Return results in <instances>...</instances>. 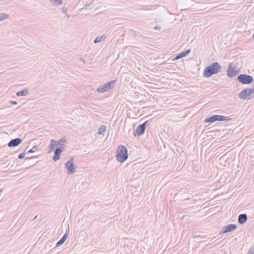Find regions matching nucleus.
<instances>
[{"mask_svg":"<svg viewBox=\"0 0 254 254\" xmlns=\"http://www.w3.org/2000/svg\"><path fill=\"white\" fill-rule=\"evenodd\" d=\"M22 141V140L20 138H16L11 139L8 143L9 147H15L20 144Z\"/></svg>","mask_w":254,"mask_h":254,"instance_id":"10","label":"nucleus"},{"mask_svg":"<svg viewBox=\"0 0 254 254\" xmlns=\"http://www.w3.org/2000/svg\"><path fill=\"white\" fill-rule=\"evenodd\" d=\"M239 71L235 69L233 63H230L227 70V75L229 77H232L236 75Z\"/></svg>","mask_w":254,"mask_h":254,"instance_id":"8","label":"nucleus"},{"mask_svg":"<svg viewBox=\"0 0 254 254\" xmlns=\"http://www.w3.org/2000/svg\"><path fill=\"white\" fill-rule=\"evenodd\" d=\"M248 254H254V247H252L249 249Z\"/></svg>","mask_w":254,"mask_h":254,"instance_id":"26","label":"nucleus"},{"mask_svg":"<svg viewBox=\"0 0 254 254\" xmlns=\"http://www.w3.org/2000/svg\"><path fill=\"white\" fill-rule=\"evenodd\" d=\"M160 28H161V27L159 25H156V26L154 27V29L155 30H159L160 29Z\"/></svg>","mask_w":254,"mask_h":254,"instance_id":"31","label":"nucleus"},{"mask_svg":"<svg viewBox=\"0 0 254 254\" xmlns=\"http://www.w3.org/2000/svg\"><path fill=\"white\" fill-rule=\"evenodd\" d=\"M116 80L111 81L108 83H106L103 85H100L96 90L98 93H104L109 89H112L115 86V82Z\"/></svg>","mask_w":254,"mask_h":254,"instance_id":"3","label":"nucleus"},{"mask_svg":"<svg viewBox=\"0 0 254 254\" xmlns=\"http://www.w3.org/2000/svg\"><path fill=\"white\" fill-rule=\"evenodd\" d=\"M106 38V36L105 35H103L101 37H96V43H99L102 41H104Z\"/></svg>","mask_w":254,"mask_h":254,"instance_id":"22","label":"nucleus"},{"mask_svg":"<svg viewBox=\"0 0 254 254\" xmlns=\"http://www.w3.org/2000/svg\"><path fill=\"white\" fill-rule=\"evenodd\" d=\"M217 121H229L231 119L229 118L228 117H225L222 115H217Z\"/></svg>","mask_w":254,"mask_h":254,"instance_id":"18","label":"nucleus"},{"mask_svg":"<svg viewBox=\"0 0 254 254\" xmlns=\"http://www.w3.org/2000/svg\"><path fill=\"white\" fill-rule=\"evenodd\" d=\"M147 122L148 121L145 122L142 124L139 125L136 127L135 132L134 133V136H136V134H137L138 136H140L144 133Z\"/></svg>","mask_w":254,"mask_h":254,"instance_id":"7","label":"nucleus"},{"mask_svg":"<svg viewBox=\"0 0 254 254\" xmlns=\"http://www.w3.org/2000/svg\"><path fill=\"white\" fill-rule=\"evenodd\" d=\"M2 190L1 188H0V193L2 192Z\"/></svg>","mask_w":254,"mask_h":254,"instance_id":"35","label":"nucleus"},{"mask_svg":"<svg viewBox=\"0 0 254 254\" xmlns=\"http://www.w3.org/2000/svg\"><path fill=\"white\" fill-rule=\"evenodd\" d=\"M73 159L72 158L65 164V166L67 170V173L68 174H72L76 171V168L73 165Z\"/></svg>","mask_w":254,"mask_h":254,"instance_id":"6","label":"nucleus"},{"mask_svg":"<svg viewBox=\"0 0 254 254\" xmlns=\"http://www.w3.org/2000/svg\"><path fill=\"white\" fill-rule=\"evenodd\" d=\"M248 220L247 215L246 214H241L239 215L238 217V222L240 224H243Z\"/></svg>","mask_w":254,"mask_h":254,"instance_id":"13","label":"nucleus"},{"mask_svg":"<svg viewBox=\"0 0 254 254\" xmlns=\"http://www.w3.org/2000/svg\"><path fill=\"white\" fill-rule=\"evenodd\" d=\"M8 166H9V164H8L5 167H8Z\"/></svg>","mask_w":254,"mask_h":254,"instance_id":"36","label":"nucleus"},{"mask_svg":"<svg viewBox=\"0 0 254 254\" xmlns=\"http://www.w3.org/2000/svg\"><path fill=\"white\" fill-rule=\"evenodd\" d=\"M68 237V234L67 232L64 234L63 237L58 241V242L56 244V247H59L62 244L64 243L65 240L67 239Z\"/></svg>","mask_w":254,"mask_h":254,"instance_id":"15","label":"nucleus"},{"mask_svg":"<svg viewBox=\"0 0 254 254\" xmlns=\"http://www.w3.org/2000/svg\"><path fill=\"white\" fill-rule=\"evenodd\" d=\"M28 93V90L25 89L20 91H18L16 93V95L18 96H26Z\"/></svg>","mask_w":254,"mask_h":254,"instance_id":"17","label":"nucleus"},{"mask_svg":"<svg viewBox=\"0 0 254 254\" xmlns=\"http://www.w3.org/2000/svg\"><path fill=\"white\" fill-rule=\"evenodd\" d=\"M64 149H63V148H60V147H58V148H57L55 150V152H57V154L58 153V154H60V155H61V154L62 153V152L63 151H64Z\"/></svg>","mask_w":254,"mask_h":254,"instance_id":"25","label":"nucleus"},{"mask_svg":"<svg viewBox=\"0 0 254 254\" xmlns=\"http://www.w3.org/2000/svg\"><path fill=\"white\" fill-rule=\"evenodd\" d=\"M38 150V147L37 146H34L32 149H30L28 151L27 153H33Z\"/></svg>","mask_w":254,"mask_h":254,"instance_id":"24","label":"nucleus"},{"mask_svg":"<svg viewBox=\"0 0 254 254\" xmlns=\"http://www.w3.org/2000/svg\"><path fill=\"white\" fill-rule=\"evenodd\" d=\"M253 38H254V35H253Z\"/></svg>","mask_w":254,"mask_h":254,"instance_id":"39","label":"nucleus"},{"mask_svg":"<svg viewBox=\"0 0 254 254\" xmlns=\"http://www.w3.org/2000/svg\"><path fill=\"white\" fill-rule=\"evenodd\" d=\"M237 79L238 81L243 84H249L251 83L253 80V77L250 75L246 74H241L239 75Z\"/></svg>","mask_w":254,"mask_h":254,"instance_id":"4","label":"nucleus"},{"mask_svg":"<svg viewBox=\"0 0 254 254\" xmlns=\"http://www.w3.org/2000/svg\"><path fill=\"white\" fill-rule=\"evenodd\" d=\"M62 10L63 13L66 14L67 17H69V15H68V14L67 13V9L66 8L63 7L62 9Z\"/></svg>","mask_w":254,"mask_h":254,"instance_id":"27","label":"nucleus"},{"mask_svg":"<svg viewBox=\"0 0 254 254\" xmlns=\"http://www.w3.org/2000/svg\"><path fill=\"white\" fill-rule=\"evenodd\" d=\"M237 228V226L235 224H229L225 226L223 229L220 231V234H224L228 232H232L235 230Z\"/></svg>","mask_w":254,"mask_h":254,"instance_id":"9","label":"nucleus"},{"mask_svg":"<svg viewBox=\"0 0 254 254\" xmlns=\"http://www.w3.org/2000/svg\"><path fill=\"white\" fill-rule=\"evenodd\" d=\"M60 156H61V155H60V154H58V153L57 154V152H55V154H54V156H53V160H54V161H58V160H59V159H60Z\"/></svg>","mask_w":254,"mask_h":254,"instance_id":"23","label":"nucleus"},{"mask_svg":"<svg viewBox=\"0 0 254 254\" xmlns=\"http://www.w3.org/2000/svg\"><path fill=\"white\" fill-rule=\"evenodd\" d=\"M107 126L105 125H100L98 128V133L99 135H104L105 132L107 131Z\"/></svg>","mask_w":254,"mask_h":254,"instance_id":"14","label":"nucleus"},{"mask_svg":"<svg viewBox=\"0 0 254 254\" xmlns=\"http://www.w3.org/2000/svg\"><path fill=\"white\" fill-rule=\"evenodd\" d=\"M52 3H54L55 5H61L63 3V0H50Z\"/></svg>","mask_w":254,"mask_h":254,"instance_id":"21","label":"nucleus"},{"mask_svg":"<svg viewBox=\"0 0 254 254\" xmlns=\"http://www.w3.org/2000/svg\"><path fill=\"white\" fill-rule=\"evenodd\" d=\"M116 159L120 162H124L128 157L127 149L123 145L118 147L117 150Z\"/></svg>","mask_w":254,"mask_h":254,"instance_id":"2","label":"nucleus"},{"mask_svg":"<svg viewBox=\"0 0 254 254\" xmlns=\"http://www.w3.org/2000/svg\"><path fill=\"white\" fill-rule=\"evenodd\" d=\"M4 164H5V163H3V164H2V165H3V166H5V165H4Z\"/></svg>","mask_w":254,"mask_h":254,"instance_id":"37","label":"nucleus"},{"mask_svg":"<svg viewBox=\"0 0 254 254\" xmlns=\"http://www.w3.org/2000/svg\"><path fill=\"white\" fill-rule=\"evenodd\" d=\"M250 90L252 91L253 93H254V85L253 88H250Z\"/></svg>","mask_w":254,"mask_h":254,"instance_id":"33","label":"nucleus"},{"mask_svg":"<svg viewBox=\"0 0 254 254\" xmlns=\"http://www.w3.org/2000/svg\"><path fill=\"white\" fill-rule=\"evenodd\" d=\"M222 69L220 64L217 63H213L210 65L206 66L203 72L204 77H209L214 74L219 72Z\"/></svg>","mask_w":254,"mask_h":254,"instance_id":"1","label":"nucleus"},{"mask_svg":"<svg viewBox=\"0 0 254 254\" xmlns=\"http://www.w3.org/2000/svg\"><path fill=\"white\" fill-rule=\"evenodd\" d=\"M56 146H59L63 149H64L66 148V145H65V143L66 142V140L65 138L63 137L62 138L59 139V140H56Z\"/></svg>","mask_w":254,"mask_h":254,"instance_id":"11","label":"nucleus"},{"mask_svg":"<svg viewBox=\"0 0 254 254\" xmlns=\"http://www.w3.org/2000/svg\"><path fill=\"white\" fill-rule=\"evenodd\" d=\"M105 6L102 7V6H100L98 7H96V11H97L98 9L101 10H105Z\"/></svg>","mask_w":254,"mask_h":254,"instance_id":"30","label":"nucleus"},{"mask_svg":"<svg viewBox=\"0 0 254 254\" xmlns=\"http://www.w3.org/2000/svg\"><path fill=\"white\" fill-rule=\"evenodd\" d=\"M216 115H213L205 120V123H213L217 121Z\"/></svg>","mask_w":254,"mask_h":254,"instance_id":"16","label":"nucleus"},{"mask_svg":"<svg viewBox=\"0 0 254 254\" xmlns=\"http://www.w3.org/2000/svg\"><path fill=\"white\" fill-rule=\"evenodd\" d=\"M190 49H188L185 52H182L178 56H177L176 57H175L173 61L178 60L182 58L186 57L190 53Z\"/></svg>","mask_w":254,"mask_h":254,"instance_id":"12","label":"nucleus"},{"mask_svg":"<svg viewBox=\"0 0 254 254\" xmlns=\"http://www.w3.org/2000/svg\"><path fill=\"white\" fill-rule=\"evenodd\" d=\"M9 17V15L6 13H0V21H2Z\"/></svg>","mask_w":254,"mask_h":254,"instance_id":"20","label":"nucleus"},{"mask_svg":"<svg viewBox=\"0 0 254 254\" xmlns=\"http://www.w3.org/2000/svg\"><path fill=\"white\" fill-rule=\"evenodd\" d=\"M56 142L55 141V140L52 139L51 140L50 144H49V152L52 151L53 150L55 149V146H56Z\"/></svg>","mask_w":254,"mask_h":254,"instance_id":"19","label":"nucleus"},{"mask_svg":"<svg viewBox=\"0 0 254 254\" xmlns=\"http://www.w3.org/2000/svg\"><path fill=\"white\" fill-rule=\"evenodd\" d=\"M4 164H5V163H3V164H2V165H3V166H5V165H4Z\"/></svg>","mask_w":254,"mask_h":254,"instance_id":"38","label":"nucleus"},{"mask_svg":"<svg viewBox=\"0 0 254 254\" xmlns=\"http://www.w3.org/2000/svg\"><path fill=\"white\" fill-rule=\"evenodd\" d=\"M10 104H12V105H16L17 104V102L16 101H11L10 102Z\"/></svg>","mask_w":254,"mask_h":254,"instance_id":"32","label":"nucleus"},{"mask_svg":"<svg viewBox=\"0 0 254 254\" xmlns=\"http://www.w3.org/2000/svg\"><path fill=\"white\" fill-rule=\"evenodd\" d=\"M253 94L250 88H246L242 90L239 94V97L243 100H249L253 98L252 94Z\"/></svg>","mask_w":254,"mask_h":254,"instance_id":"5","label":"nucleus"},{"mask_svg":"<svg viewBox=\"0 0 254 254\" xmlns=\"http://www.w3.org/2000/svg\"><path fill=\"white\" fill-rule=\"evenodd\" d=\"M89 9V8L88 7L86 6L85 7H84L83 8H81L80 9V11H85V12H88Z\"/></svg>","mask_w":254,"mask_h":254,"instance_id":"29","label":"nucleus"},{"mask_svg":"<svg viewBox=\"0 0 254 254\" xmlns=\"http://www.w3.org/2000/svg\"><path fill=\"white\" fill-rule=\"evenodd\" d=\"M37 217V216H36L34 218V219H33V221H34V220H35V219H36Z\"/></svg>","mask_w":254,"mask_h":254,"instance_id":"34","label":"nucleus"},{"mask_svg":"<svg viewBox=\"0 0 254 254\" xmlns=\"http://www.w3.org/2000/svg\"><path fill=\"white\" fill-rule=\"evenodd\" d=\"M25 155V153L24 152H22V153H20V154H19L18 158L20 159H23V158H24Z\"/></svg>","mask_w":254,"mask_h":254,"instance_id":"28","label":"nucleus"}]
</instances>
